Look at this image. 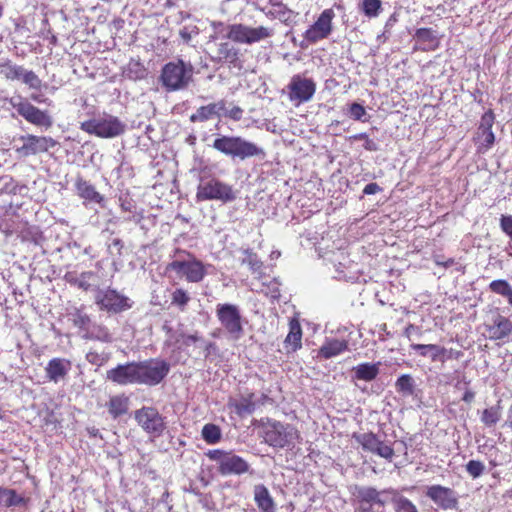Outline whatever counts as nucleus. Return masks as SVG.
Returning <instances> with one entry per match:
<instances>
[{
    "label": "nucleus",
    "instance_id": "nucleus-12",
    "mask_svg": "<svg viewBox=\"0 0 512 512\" xmlns=\"http://www.w3.org/2000/svg\"><path fill=\"white\" fill-rule=\"evenodd\" d=\"M169 364L160 359L138 362V384L157 385L169 372Z\"/></svg>",
    "mask_w": 512,
    "mask_h": 512
},
{
    "label": "nucleus",
    "instance_id": "nucleus-38",
    "mask_svg": "<svg viewBox=\"0 0 512 512\" xmlns=\"http://www.w3.org/2000/svg\"><path fill=\"white\" fill-rule=\"evenodd\" d=\"M393 503L395 512H418L417 507L403 496L394 497Z\"/></svg>",
    "mask_w": 512,
    "mask_h": 512
},
{
    "label": "nucleus",
    "instance_id": "nucleus-17",
    "mask_svg": "<svg viewBox=\"0 0 512 512\" xmlns=\"http://www.w3.org/2000/svg\"><path fill=\"white\" fill-rule=\"evenodd\" d=\"M353 437L362 446L363 450L377 454L386 460H392L394 456L393 448L387 443L379 440L375 434H354Z\"/></svg>",
    "mask_w": 512,
    "mask_h": 512
},
{
    "label": "nucleus",
    "instance_id": "nucleus-13",
    "mask_svg": "<svg viewBox=\"0 0 512 512\" xmlns=\"http://www.w3.org/2000/svg\"><path fill=\"white\" fill-rule=\"evenodd\" d=\"M167 269L175 272L178 277L184 278L191 283L202 281L206 275L205 266L201 261L195 258L183 261L174 260L168 265Z\"/></svg>",
    "mask_w": 512,
    "mask_h": 512
},
{
    "label": "nucleus",
    "instance_id": "nucleus-63",
    "mask_svg": "<svg viewBox=\"0 0 512 512\" xmlns=\"http://www.w3.org/2000/svg\"><path fill=\"white\" fill-rule=\"evenodd\" d=\"M460 384H461V382H460V381H459V382H457V383H456V385H455V387H456V388H458V389H460V388H461V385H460Z\"/></svg>",
    "mask_w": 512,
    "mask_h": 512
},
{
    "label": "nucleus",
    "instance_id": "nucleus-52",
    "mask_svg": "<svg viewBox=\"0 0 512 512\" xmlns=\"http://www.w3.org/2000/svg\"><path fill=\"white\" fill-rule=\"evenodd\" d=\"M493 123H494V115L491 111H488L483 114L478 130L479 131L492 130Z\"/></svg>",
    "mask_w": 512,
    "mask_h": 512
},
{
    "label": "nucleus",
    "instance_id": "nucleus-29",
    "mask_svg": "<svg viewBox=\"0 0 512 512\" xmlns=\"http://www.w3.org/2000/svg\"><path fill=\"white\" fill-rule=\"evenodd\" d=\"M107 408L109 414L115 419L128 412L129 409V398L125 395L112 396L108 403Z\"/></svg>",
    "mask_w": 512,
    "mask_h": 512
},
{
    "label": "nucleus",
    "instance_id": "nucleus-24",
    "mask_svg": "<svg viewBox=\"0 0 512 512\" xmlns=\"http://www.w3.org/2000/svg\"><path fill=\"white\" fill-rule=\"evenodd\" d=\"M224 110V100L210 103L206 106L199 107L190 117L192 122H204L213 116L221 117Z\"/></svg>",
    "mask_w": 512,
    "mask_h": 512
},
{
    "label": "nucleus",
    "instance_id": "nucleus-3",
    "mask_svg": "<svg viewBox=\"0 0 512 512\" xmlns=\"http://www.w3.org/2000/svg\"><path fill=\"white\" fill-rule=\"evenodd\" d=\"M193 67L182 60L165 64L162 68L160 80L167 91H179L188 87L192 81Z\"/></svg>",
    "mask_w": 512,
    "mask_h": 512
},
{
    "label": "nucleus",
    "instance_id": "nucleus-11",
    "mask_svg": "<svg viewBox=\"0 0 512 512\" xmlns=\"http://www.w3.org/2000/svg\"><path fill=\"white\" fill-rule=\"evenodd\" d=\"M137 424L150 436L160 437L166 429L164 417L151 406H144L134 412Z\"/></svg>",
    "mask_w": 512,
    "mask_h": 512
},
{
    "label": "nucleus",
    "instance_id": "nucleus-7",
    "mask_svg": "<svg viewBox=\"0 0 512 512\" xmlns=\"http://www.w3.org/2000/svg\"><path fill=\"white\" fill-rule=\"evenodd\" d=\"M207 457L218 464L221 475H241L248 471V463L240 456L220 449L209 450Z\"/></svg>",
    "mask_w": 512,
    "mask_h": 512
},
{
    "label": "nucleus",
    "instance_id": "nucleus-61",
    "mask_svg": "<svg viewBox=\"0 0 512 512\" xmlns=\"http://www.w3.org/2000/svg\"><path fill=\"white\" fill-rule=\"evenodd\" d=\"M506 298L508 300V303L512 306V291L509 293V295Z\"/></svg>",
    "mask_w": 512,
    "mask_h": 512
},
{
    "label": "nucleus",
    "instance_id": "nucleus-2",
    "mask_svg": "<svg viewBox=\"0 0 512 512\" xmlns=\"http://www.w3.org/2000/svg\"><path fill=\"white\" fill-rule=\"evenodd\" d=\"M212 147L227 156L241 160L265 156L263 148L239 136H219L214 140Z\"/></svg>",
    "mask_w": 512,
    "mask_h": 512
},
{
    "label": "nucleus",
    "instance_id": "nucleus-37",
    "mask_svg": "<svg viewBox=\"0 0 512 512\" xmlns=\"http://www.w3.org/2000/svg\"><path fill=\"white\" fill-rule=\"evenodd\" d=\"M71 315L74 326L78 327L83 332V334L86 333L91 325L89 316L83 313L81 310H76Z\"/></svg>",
    "mask_w": 512,
    "mask_h": 512
},
{
    "label": "nucleus",
    "instance_id": "nucleus-58",
    "mask_svg": "<svg viewBox=\"0 0 512 512\" xmlns=\"http://www.w3.org/2000/svg\"><path fill=\"white\" fill-rule=\"evenodd\" d=\"M505 425L512 430V404L509 407V410H508V413H507V419L505 421Z\"/></svg>",
    "mask_w": 512,
    "mask_h": 512
},
{
    "label": "nucleus",
    "instance_id": "nucleus-62",
    "mask_svg": "<svg viewBox=\"0 0 512 512\" xmlns=\"http://www.w3.org/2000/svg\"><path fill=\"white\" fill-rule=\"evenodd\" d=\"M32 99H33L34 101L40 102V100L38 99V96H32Z\"/></svg>",
    "mask_w": 512,
    "mask_h": 512
},
{
    "label": "nucleus",
    "instance_id": "nucleus-56",
    "mask_svg": "<svg viewBox=\"0 0 512 512\" xmlns=\"http://www.w3.org/2000/svg\"><path fill=\"white\" fill-rule=\"evenodd\" d=\"M430 34H431V31L429 29H426V28H420L416 32V36L419 39H427L430 36Z\"/></svg>",
    "mask_w": 512,
    "mask_h": 512
},
{
    "label": "nucleus",
    "instance_id": "nucleus-48",
    "mask_svg": "<svg viewBox=\"0 0 512 512\" xmlns=\"http://www.w3.org/2000/svg\"><path fill=\"white\" fill-rule=\"evenodd\" d=\"M479 137L481 139V145L486 149H489L495 141V135L492 130L479 131Z\"/></svg>",
    "mask_w": 512,
    "mask_h": 512
},
{
    "label": "nucleus",
    "instance_id": "nucleus-60",
    "mask_svg": "<svg viewBox=\"0 0 512 512\" xmlns=\"http://www.w3.org/2000/svg\"><path fill=\"white\" fill-rule=\"evenodd\" d=\"M365 148L368 150H375L374 143L372 141H367Z\"/></svg>",
    "mask_w": 512,
    "mask_h": 512
},
{
    "label": "nucleus",
    "instance_id": "nucleus-8",
    "mask_svg": "<svg viewBox=\"0 0 512 512\" xmlns=\"http://www.w3.org/2000/svg\"><path fill=\"white\" fill-rule=\"evenodd\" d=\"M274 35V30L270 27L259 26L250 27L244 24H233L228 28L227 37L240 44H253Z\"/></svg>",
    "mask_w": 512,
    "mask_h": 512
},
{
    "label": "nucleus",
    "instance_id": "nucleus-30",
    "mask_svg": "<svg viewBox=\"0 0 512 512\" xmlns=\"http://www.w3.org/2000/svg\"><path fill=\"white\" fill-rule=\"evenodd\" d=\"M411 349L418 351L421 356H429L432 361H444V347L435 344H411Z\"/></svg>",
    "mask_w": 512,
    "mask_h": 512
},
{
    "label": "nucleus",
    "instance_id": "nucleus-1",
    "mask_svg": "<svg viewBox=\"0 0 512 512\" xmlns=\"http://www.w3.org/2000/svg\"><path fill=\"white\" fill-rule=\"evenodd\" d=\"M264 442L271 447L293 449L301 440L299 430L290 423L265 418L260 421Z\"/></svg>",
    "mask_w": 512,
    "mask_h": 512
},
{
    "label": "nucleus",
    "instance_id": "nucleus-31",
    "mask_svg": "<svg viewBox=\"0 0 512 512\" xmlns=\"http://www.w3.org/2000/svg\"><path fill=\"white\" fill-rule=\"evenodd\" d=\"M380 363H361L353 368L354 377L366 382L374 380L379 373Z\"/></svg>",
    "mask_w": 512,
    "mask_h": 512
},
{
    "label": "nucleus",
    "instance_id": "nucleus-15",
    "mask_svg": "<svg viewBox=\"0 0 512 512\" xmlns=\"http://www.w3.org/2000/svg\"><path fill=\"white\" fill-rule=\"evenodd\" d=\"M335 13L332 9H325L304 33V39L310 44L326 39L332 32V20Z\"/></svg>",
    "mask_w": 512,
    "mask_h": 512
},
{
    "label": "nucleus",
    "instance_id": "nucleus-6",
    "mask_svg": "<svg viewBox=\"0 0 512 512\" xmlns=\"http://www.w3.org/2000/svg\"><path fill=\"white\" fill-rule=\"evenodd\" d=\"M236 198L237 193L233 187L217 178L203 179L197 186V202L215 200L222 203H229Z\"/></svg>",
    "mask_w": 512,
    "mask_h": 512
},
{
    "label": "nucleus",
    "instance_id": "nucleus-4",
    "mask_svg": "<svg viewBox=\"0 0 512 512\" xmlns=\"http://www.w3.org/2000/svg\"><path fill=\"white\" fill-rule=\"evenodd\" d=\"M388 493L396 494L393 489L379 491L372 486H354L352 490L356 505L354 512H384L379 508H384L387 504L385 495Z\"/></svg>",
    "mask_w": 512,
    "mask_h": 512
},
{
    "label": "nucleus",
    "instance_id": "nucleus-25",
    "mask_svg": "<svg viewBox=\"0 0 512 512\" xmlns=\"http://www.w3.org/2000/svg\"><path fill=\"white\" fill-rule=\"evenodd\" d=\"M348 349V341L345 339H327L319 349V355L325 359L338 356Z\"/></svg>",
    "mask_w": 512,
    "mask_h": 512
},
{
    "label": "nucleus",
    "instance_id": "nucleus-10",
    "mask_svg": "<svg viewBox=\"0 0 512 512\" xmlns=\"http://www.w3.org/2000/svg\"><path fill=\"white\" fill-rule=\"evenodd\" d=\"M216 316L234 340H239L243 335V326L239 307L234 304L220 303L216 306Z\"/></svg>",
    "mask_w": 512,
    "mask_h": 512
},
{
    "label": "nucleus",
    "instance_id": "nucleus-5",
    "mask_svg": "<svg viewBox=\"0 0 512 512\" xmlns=\"http://www.w3.org/2000/svg\"><path fill=\"white\" fill-rule=\"evenodd\" d=\"M80 129L100 138H115L125 132L126 125L118 117L104 113L97 118L81 122Z\"/></svg>",
    "mask_w": 512,
    "mask_h": 512
},
{
    "label": "nucleus",
    "instance_id": "nucleus-59",
    "mask_svg": "<svg viewBox=\"0 0 512 512\" xmlns=\"http://www.w3.org/2000/svg\"><path fill=\"white\" fill-rule=\"evenodd\" d=\"M180 36H181V38H182L186 43H188V42L190 41V39H191V35H190L189 31H188L186 28H184V29H182V30L180 31Z\"/></svg>",
    "mask_w": 512,
    "mask_h": 512
},
{
    "label": "nucleus",
    "instance_id": "nucleus-20",
    "mask_svg": "<svg viewBox=\"0 0 512 512\" xmlns=\"http://www.w3.org/2000/svg\"><path fill=\"white\" fill-rule=\"evenodd\" d=\"M72 367V363L70 360L66 358L55 357L48 361L45 367V376L48 381L53 382L55 384L63 382L66 380L70 370Z\"/></svg>",
    "mask_w": 512,
    "mask_h": 512
},
{
    "label": "nucleus",
    "instance_id": "nucleus-18",
    "mask_svg": "<svg viewBox=\"0 0 512 512\" xmlns=\"http://www.w3.org/2000/svg\"><path fill=\"white\" fill-rule=\"evenodd\" d=\"M20 139L23 141V145L17 148L16 151L24 157L47 152L49 149L57 145V142L53 138L46 136H35L29 134L22 136Z\"/></svg>",
    "mask_w": 512,
    "mask_h": 512
},
{
    "label": "nucleus",
    "instance_id": "nucleus-23",
    "mask_svg": "<svg viewBox=\"0 0 512 512\" xmlns=\"http://www.w3.org/2000/svg\"><path fill=\"white\" fill-rule=\"evenodd\" d=\"M511 332L512 322L502 315H497L493 319V324L488 327L489 338L492 340H502L508 337Z\"/></svg>",
    "mask_w": 512,
    "mask_h": 512
},
{
    "label": "nucleus",
    "instance_id": "nucleus-28",
    "mask_svg": "<svg viewBox=\"0 0 512 512\" xmlns=\"http://www.w3.org/2000/svg\"><path fill=\"white\" fill-rule=\"evenodd\" d=\"M254 500L262 512H275L274 500L264 485L259 484L254 487Z\"/></svg>",
    "mask_w": 512,
    "mask_h": 512
},
{
    "label": "nucleus",
    "instance_id": "nucleus-50",
    "mask_svg": "<svg viewBox=\"0 0 512 512\" xmlns=\"http://www.w3.org/2000/svg\"><path fill=\"white\" fill-rule=\"evenodd\" d=\"M500 228L512 241V215L501 216Z\"/></svg>",
    "mask_w": 512,
    "mask_h": 512
},
{
    "label": "nucleus",
    "instance_id": "nucleus-27",
    "mask_svg": "<svg viewBox=\"0 0 512 512\" xmlns=\"http://www.w3.org/2000/svg\"><path fill=\"white\" fill-rule=\"evenodd\" d=\"M75 187L77 194L88 202L101 203L103 201V196L96 191L95 187L84 180L81 177H78L75 181Z\"/></svg>",
    "mask_w": 512,
    "mask_h": 512
},
{
    "label": "nucleus",
    "instance_id": "nucleus-22",
    "mask_svg": "<svg viewBox=\"0 0 512 512\" xmlns=\"http://www.w3.org/2000/svg\"><path fill=\"white\" fill-rule=\"evenodd\" d=\"M29 498L14 489L0 487V512L9 508L26 507Z\"/></svg>",
    "mask_w": 512,
    "mask_h": 512
},
{
    "label": "nucleus",
    "instance_id": "nucleus-49",
    "mask_svg": "<svg viewBox=\"0 0 512 512\" xmlns=\"http://www.w3.org/2000/svg\"><path fill=\"white\" fill-rule=\"evenodd\" d=\"M261 291L273 299L279 298L280 290L278 281L276 279L271 280L270 283L267 285V288H262Z\"/></svg>",
    "mask_w": 512,
    "mask_h": 512
},
{
    "label": "nucleus",
    "instance_id": "nucleus-55",
    "mask_svg": "<svg viewBox=\"0 0 512 512\" xmlns=\"http://www.w3.org/2000/svg\"><path fill=\"white\" fill-rule=\"evenodd\" d=\"M200 340L201 338L197 334L187 335L184 337L183 344L189 346L190 344H194Z\"/></svg>",
    "mask_w": 512,
    "mask_h": 512
},
{
    "label": "nucleus",
    "instance_id": "nucleus-40",
    "mask_svg": "<svg viewBox=\"0 0 512 512\" xmlns=\"http://www.w3.org/2000/svg\"><path fill=\"white\" fill-rule=\"evenodd\" d=\"M243 254L242 264L248 265L252 272H258L262 267V261L258 256L250 250H245Z\"/></svg>",
    "mask_w": 512,
    "mask_h": 512
},
{
    "label": "nucleus",
    "instance_id": "nucleus-33",
    "mask_svg": "<svg viewBox=\"0 0 512 512\" xmlns=\"http://www.w3.org/2000/svg\"><path fill=\"white\" fill-rule=\"evenodd\" d=\"M82 336L85 339H95L102 342L112 341V336L106 327L92 323L89 330H87Z\"/></svg>",
    "mask_w": 512,
    "mask_h": 512
},
{
    "label": "nucleus",
    "instance_id": "nucleus-35",
    "mask_svg": "<svg viewBox=\"0 0 512 512\" xmlns=\"http://www.w3.org/2000/svg\"><path fill=\"white\" fill-rule=\"evenodd\" d=\"M396 389L405 396L412 395L414 393L413 378L408 374L401 375L396 381Z\"/></svg>",
    "mask_w": 512,
    "mask_h": 512
},
{
    "label": "nucleus",
    "instance_id": "nucleus-16",
    "mask_svg": "<svg viewBox=\"0 0 512 512\" xmlns=\"http://www.w3.org/2000/svg\"><path fill=\"white\" fill-rule=\"evenodd\" d=\"M12 105L18 114L21 115L29 123L37 126H44L46 128L51 127L52 118L48 115V113L40 110L28 101L20 99L18 102L12 101Z\"/></svg>",
    "mask_w": 512,
    "mask_h": 512
},
{
    "label": "nucleus",
    "instance_id": "nucleus-36",
    "mask_svg": "<svg viewBox=\"0 0 512 512\" xmlns=\"http://www.w3.org/2000/svg\"><path fill=\"white\" fill-rule=\"evenodd\" d=\"M501 418V409L500 406H492L485 409L481 415V421L486 426L495 425Z\"/></svg>",
    "mask_w": 512,
    "mask_h": 512
},
{
    "label": "nucleus",
    "instance_id": "nucleus-39",
    "mask_svg": "<svg viewBox=\"0 0 512 512\" xmlns=\"http://www.w3.org/2000/svg\"><path fill=\"white\" fill-rule=\"evenodd\" d=\"M381 10L380 0H363L362 11L369 18L377 17Z\"/></svg>",
    "mask_w": 512,
    "mask_h": 512
},
{
    "label": "nucleus",
    "instance_id": "nucleus-42",
    "mask_svg": "<svg viewBox=\"0 0 512 512\" xmlns=\"http://www.w3.org/2000/svg\"><path fill=\"white\" fill-rule=\"evenodd\" d=\"M22 82L28 85L31 89L37 90L41 87L40 78L30 70H25L24 74L22 75Z\"/></svg>",
    "mask_w": 512,
    "mask_h": 512
},
{
    "label": "nucleus",
    "instance_id": "nucleus-14",
    "mask_svg": "<svg viewBox=\"0 0 512 512\" xmlns=\"http://www.w3.org/2000/svg\"><path fill=\"white\" fill-rule=\"evenodd\" d=\"M95 302L101 310L112 313H120L131 307L130 299L113 289L98 290Z\"/></svg>",
    "mask_w": 512,
    "mask_h": 512
},
{
    "label": "nucleus",
    "instance_id": "nucleus-21",
    "mask_svg": "<svg viewBox=\"0 0 512 512\" xmlns=\"http://www.w3.org/2000/svg\"><path fill=\"white\" fill-rule=\"evenodd\" d=\"M426 496L442 509H452L457 505L456 494L448 487L441 485L430 486L426 491Z\"/></svg>",
    "mask_w": 512,
    "mask_h": 512
},
{
    "label": "nucleus",
    "instance_id": "nucleus-51",
    "mask_svg": "<svg viewBox=\"0 0 512 512\" xmlns=\"http://www.w3.org/2000/svg\"><path fill=\"white\" fill-rule=\"evenodd\" d=\"M366 114L365 108L359 103H352L349 107V116L354 120H361Z\"/></svg>",
    "mask_w": 512,
    "mask_h": 512
},
{
    "label": "nucleus",
    "instance_id": "nucleus-34",
    "mask_svg": "<svg viewBox=\"0 0 512 512\" xmlns=\"http://www.w3.org/2000/svg\"><path fill=\"white\" fill-rule=\"evenodd\" d=\"M201 436L208 444H216L221 439V430L215 424H205L201 431Z\"/></svg>",
    "mask_w": 512,
    "mask_h": 512
},
{
    "label": "nucleus",
    "instance_id": "nucleus-26",
    "mask_svg": "<svg viewBox=\"0 0 512 512\" xmlns=\"http://www.w3.org/2000/svg\"><path fill=\"white\" fill-rule=\"evenodd\" d=\"M302 329L300 323L296 319H292L289 323V333L284 340V346L287 352H295L301 348Z\"/></svg>",
    "mask_w": 512,
    "mask_h": 512
},
{
    "label": "nucleus",
    "instance_id": "nucleus-54",
    "mask_svg": "<svg viewBox=\"0 0 512 512\" xmlns=\"http://www.w3.org/2000/svg\"><path fill=\"white\" fill-rule=\"evenodd\" d=\"M381 190V187L377 183H369L364 187L363 193L366 195H373Z\"/></svg>",
    "mask_w": 512,
    "mask_h": 512
},
{
    "label": "nucleus",
    "instance_id": "nucleus-44",
    "mask_svg": "<svg viewBox=\"0 0 512 512\" xmlns=\"http://www.w3.org/2000/svg\"><path fill=\"white\" fill-rule=\"evenodd\" d=\"M25 68L19 65H7L5 70V77L9 80H21L25 72Z\"/></svg>",
    "mask_w": 512,
    "mask_h": 512
},
{
    "label": "nucleus",
    "instance_id": "nucleus-45",
    "mask_svg": "<svg viewBox=\"0 0 512 512\" xmlns=\"http://www.w3.org/2000/svg\"><path fill=\"white\" fill-rule=\"evenodd\" d=\"M485 466L482 462L477 460H470L466 464V470L473 478H478L484 472Z\"/></svg>",
    "mask_w": 512,
    "mask_h": 512
},
{
    "label": "nucleus",
    "instance_id": "nucleus-32",
    "mask_svg": "<svg viewBox=\"0 0 512 512\" xmlns=\"http://www.w3.org/2000/svg\"><path fill=\"white\" fill-rule=\"evenodd\" d=\"M95 274L92 271L82 272L79 275L68 273L66 275L67 281L85 291L92 287L91 281L94 279Z\"/></svg>",
    "mask_w": 512,
    "mask_h": 512
},
{
    "label": "nucleus",
    "instance_id": "nucleus-47",
    "mask_svg": "<svg viewBox=\"0 0 512 512\" xmlns=\"http://www.w3.org/2000/svg\"><path fill=\"white\" fill-rule=\"evenodd\" d=\"M219 55L227 60H234L237 56L236 50L229 43H221L218 49Z\"/></svg>",
    "mask_w": 512,
    "mask_h": 512
},
{
    "label": "nucleus",
    "instance_id": "nucleus-43",
    "mask_svg": "<svg viewBox=\"0 0 512 512\" xmlns=\"http://www.w3.org/2000/svg\"><path fill=\"white\" fill-rule=\"evenodd\" d=\"M222 116L228 117L234 121H239L243 116V110L236 105L228 107L227 102L224 100V110L222 111Z\"/></svg>",
    "mask_w": 512,
    "mask_h": 512
},
{
    "label": "nucleus",
    "instance_id": "nucleus-53",
    "mask_svg": "<svg viewBox=\"0 0 512 512\" xmlns=\"http://www.w3.org/2000/svg\"><path fill=\"white\" fill-rule=\"evenodd\" d=\"M236 411L238 414H251L254 411V404L246 400L239 402L236 405Z\"/></svg>",
    "mask_w": 512,
    "mask_h": 512
},
{
    "label": "nucleus",
    "instance_id": "nucleus-46",
    "mask_svg": "<svg viewBox=\"0 0 512 512\" xmlns=\"http://www.w3.org/2000/svg\"><path fill=\"white\" fill-rule=\"evenodd\" d=\"M190 300L188 293L183 289H176L172 294V303L184 307Z\"/></svg>",
    "mask_w": 512,
    "mask_h": 512
},
{
    "label": "nucleus",
    "instance_id": "nucleus-64",
    "mask_svg": "<svg viewBox=\"0 0 512 512\" xmlns=\"http://www.w3.org/2000/svg\"><path fill=\"white\" fill-rule=\"evenodd\" d=\"M507 493H511V494H512V490H511V491H508Z\"/></svg>",
    "mask_w": 512,
    "mask_h": 512
},
{
    "label": "nucleus",
    "instance_id": "nucleus-41",
    "mask_svg": "<svg viewBox=\"0 0 512 512\" xmlns=\"http://www.w3.org/2000/svg\"><path fill=\"white\" fill-rule=\"evenodd\" d=\"M489 289L496 294L507 297L509 293L512 291V286L503 279L493 280L489 284Z\"/></svg>",
    "mask_w": 512,
    "mask_h": 512
},
{
    "label": "nucleus",
    "instance_id": "nucleus-9",
    "mask_svg": "<svg viewBox=\"0 0 512 512\" xmlns=\"http://www.w3.org/2000/svg\"><path fill=\"white\" fill-rule=\"evenodd\" d=\"M286 89L288 99L297 107L313 98L316 92V83L312 78L296 74L291 77Z\"/></svg>",
    "mask_w": 512,
    "mask_h": 512
},
{
    "label": "nucleus",
    "instance_id": "nucleus-57",
    "mask_svg": "<svg viewBox=\"0 0 512 512\" xmlns=\"http://www.w3.org/2000/svg\"><path fill=\"white\" fill-rule=\"evenodd\" d=\"M474 397H475V393L473 391L466 390L462 397V400L466 403H471L474 400Z\"/></svg>",
    "mask_w": 512,
    "mask_h": 512
},
{
    "label": "nucleus",
    "instance_id": "nucleus-19",
    "mask_svg": "<svg viewBox=\"0 0 512 512\" xmlns=\"http://www.w3.org/2000/svg\"><path fill=\"white\" fill-rule=\"evenodd\" d=\"M138 362L128 363L126 365H119L114 369L107 372V378L120 385L138 384Z\"/></svg>",
    "mask_w": 512,
    "mask_h": 512
}]
</instances>
